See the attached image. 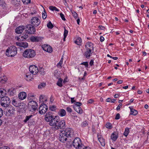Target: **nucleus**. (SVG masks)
<instances>
[{
    "label": "nucleus",
    "mask_w": 149,
    "mask_h": 149,
    "mask_svg": "<svg viewBox=\"0 0 149 149\" xmlns=\"http://www.w3.org/2000/svg\"><path fill=\"white\" fill-rule=\"evenodd\" d=\"M104 37L102 36H101L100 37V41L101 42H103V41H104Z\"/></svg>",
    "instance_id": "nucleus-58"
},
{
    "label": "nucleus",
    "mask_w": 149,
    "mask_h": 149,
    "mask_svg": "<svg viewBox=\"0 0 149 149\" xmlns=\"http://www.w3.org/2000/svg\"><path fill=\"white\" fill-rule=\"evenodd\" d=\"M111 139L112 140L115 141L118 137V135L114 133H113L111 135Z\"/></svg>",
    "instance_id": "nucleus-31"
},
{
    "label": "nucleus",
    "mask_w": 149,
    "mask_h": 149,
    "mask_svg": "<svg viewBox=\"0 0 149 149\" xmlns=\"http://www.w3.org/2000/svg\"><path fill=\"white\" fill-rule=\"evenodd\" d=\"M0 149H10V148L7 146H3L0 147Z\"/></svg>",
    "instance_id": "nucleus-56"
},
{
    "label": "nucleus",
    "mask_w": 149,
    "mask_h": 149,
    "mask_svg": "<svg viewBox=\"0 0 149 149\" xmlns=\"http://www.w3.org/2000/svg\"><path fill=\"white\" fill-rule=\"evenodd\" d=\"M68 137L62 131L60 134L59 139L60 141L64 143L67 140Z\"/></svg>",
    "instance_id": "nucleus-13"
},
{
    "label": "nucleus",
    "mask_w": 149,
    "mask_h": 149,
    "mask_svg": "<svg viewBox=\"0 0 149 149\" xmlns=\"http://www.w3.org/2000/svg\"><path fill=\"white\" fill-rule=\"evenodd\" d=\"M71 102L72 103H74L75 102V101L74 100V97H71Z\"/></svg>",
    "instance_id": "nucleus-62"
},
{
    "label": "nucleus",
    "mask_w": 149,
    "mask_h": 149,
    "mask_svg": "<svg viewBox=\"0 0 149 149\" xmlns=\"http://www.w3.org/2000/svg\"><path fill=\"white\" fill-rule=\"evenodd\" d=\"M59 75L60 74L57 70H56L54 71V77L56 78V79L59 78H58L59 77Z\"/></svg>",
    "instance_id": "nucleus-37"
},
{
    "label": "nucleus",
    "mask_w": 149,
    "mask_h": 149,
    "mask_svg": "<svg viewBox=\"0 0 149 149\" xmlns=\"http://www.w3.org/2000/svg\"><path fill=\"white\" fill-rule=\"evenodd\" d=\"M94 102V100L92 99H90L88 100V103L91 104Z\"/></svg>",
    "instance_id": "nucleus-59"
},
{
    "label": "nucleus",
    "mask_w": 149,
    "mask_h": 149,
    "mask_svg": "<svg viewBox=\"0 0 149 149\" xmlns=\"http://www.w3.org/2000/svg\"><path fill=\"white\" fill-rule=\"evenodd\" d=\"M71 13L73 15L74 17L75 18H77V13L74 11L71 12Z\"/></svg>",
    "instance_id": "nucleus-46"
},
{
    "label": "nucleus",
    "mask_w": 149,
    "mask_h": 149,
    "mask_svg": "<svg viewBox=\"0 0 149 149\" xmlns=\"http://www.w3.org/2000/svg\"><path fill=\"white\" fill-rule=\"evenodd\" d=\"M87 125H88L86 121H84L81 124L82 126V127H86Z\"/></svg>",
    "instance_id": "nucleus-47"
},
{
    "label": "nucleus",
    "mask_w": 149,
    "mask_h": 149,
    "mask_svg": "<svg viewBox=\"0 0 149 149\" xmlns=\"http://www.w3.org/2000/svg\"><path fill=\"white\" fill-rule=\"evenodd\" d=\"M93 60H91L90 62V65L91 66H92L93 65Z\"/></svg>",
    "instance_id": "nucleus-61"
},
{
    "label": "nucleus",
    "mask_w": 149,
    "mask_h": 149,
    "mask_svg": "<svg viewBox=\"0 0 149 149\" xmlns=\"http://www.w3.org/2000/svg\"><path fill=\"white\" fill-rule=\"evenodd\" d=\"M16 44L17 46L24 48L27 47L28 46L27 43L21 42V41L16 42Z\"/></svg>",
    "instance_id": "nucleus-16"
},
{
    "label": "nucleus",
    "mask_w": 149,
    "mask_h": 149,
    "mask_svg": "<svg viewBox=\"0 0 149 149\" xmlns=\"http://www.w3.org/2000/svg\"><path fill=\"white\" fill-rule=\"evenodd\" d=\"M31 75L30 73H27L26 74L25 79L27 81H31L33 78L31 76Z\"/></svg>",
    "instance_id": "nucleus-27"
},
{
    "label": "nucleus",
    "mask_w": 149,
    "mask_h": 149,
    "mask_svg": "<svg viewBox=\"0 0 149 149\" xmlns=\"http://www.w3.org/2000/svg\"><path fill=\"white\" fill-rule=\"evenodd\" d=\"M56 109V106L54 105H50L49 107V109L52 111H55Z\"/></svg>",
    "instance_id": "nucleus-38"
},
{
    "label": "nucleus",
    "mask_w": 149,
    "mask_h": 149,
    "mask_svg": "<svg viewBox=\"0 0 149 149\" xmlns=\"http://www.w3.org/2000/svg\"><path fill=\"white\" fill-rule=\"evenodd\" d=\"M74 103L75 105H77L79 106H80L81 105V103L79 102H77L75 101Z\"/></svg>",
    "instance_id": "nucleus-57"
},
{
    "label": "nucleus",
    "mask_w": 149,
    "mask_h": 149,
    "mask_svg": "<svg viewBox=\"0 0 149 149\" xmlns=\"http://www.w3.org/2000/svg\"><path fill=\"white\" fill-rule=\"evenodd\" d=\"M15 92L16 91L14 88L10 89L8 90V94L11 96L14 95Z\"/></svg>",
    "instance_id": "nucleus-26"
},
{
    "label": "nucleus",
    "mask_w": 149,
    "mask_h": 149,
    "mask_svg": "<svg viewBox=\"0 0 149 149\" xmlns=\"http://www.w3.org/2000/svg\"><path fill=\"white\" fill-rule=\"evenodd\" d=\"M0 94L1 96H3L5 95V93L3 92V91L1 89H0Z\"/></svg>",
    "instance_id": "nucleus-55"
},
{
    "label": "nucleus",
    "mask_w": 149,
    "mask_h": 149,
    "mask_svg": "<svg viewBox=\"0 0 149 149\" xmlns=\"http://www.w3.org/2000/svg\"><path fill=\"white\" fill-rule=\"evenodd\" d=\"M82 42L81 39L80 37H77L75 41V43L77 45H80L81 44Z\"/></svg>",
    "instance_id": "nucleus-30"
},
{
    "label": "nucleus",
    "mask_w": 149,
    "mask_h": 149,
    "mask_svg": "<svg viewBox=\"0 0 149 149\" xmlns=\"http://www.w3.org/2000/svg\"><path fill=\"white\" fill-rule=\"evenodd\" d=\"M106 127L107 128L111 129L112 128V125L109 123H107L106 125Z\"/></svg>",
    "instance_id": "nucleus-41"
},
{
    "label": "nucleus",
    "mask_w": 149,
    "mask_h": 149,
    "mask_svg": "<svg viewBox=\"0 0 149 149\" xmlns=\"http://www.w3.org/2000/svg\"><path fill=\"white\" fill-rule=\"evenodd\" d=\"M26 27V31L29 34H33L36 31V29L35 28L30 24L27 25Z\"/></svg>",
    "instance_id": "nucleus-10"
},
{
    "label": "nucleus",
    "mask_w": 149,
    "mask_h": 149,
    "mask_svg": "<svg viewBox=\"0 0 149 149\" xmlns=\"http://www.w3.org/2000/svg\"><path fill=\"white\" fill-rule=\"evenodd\" d=\"M24 29V26H19L16 28L15 31L17 33H21L22 32Z\"/></svg>",
    "instance_id": "nucleus-21"
},
{
    "label": "nucleus",
    "mask_w": 149,
    "mask_h": 149,
    "mask_svg": "<svg viewBox=\"0 0 149 149\" xmlns=\"http://www.w3.org/2000/svg\"><path fill=\"white\" fill-rule=\"evenodd\" d=\"M68 33V31L66 30L65 28L64 29V31L63 34L64 36H67Z\"/></svg>",
    "instance_id": "nucleus-50"
},
{
    "label": "nucleus",
    "mask_w": 149,
    "mask_h": 149,
    "mask_svg": "<svg viewBox=\"0 0 149 149\" xmlns=\"http://www.w3.org/2000/svg\"><path fill=\"white\" fill-rule=\"evenodd\" d=\"M58 115L61 117H63L65 116L66 112L65 110L61 109L59 110L58 112Z\"/></svg>",
    "instance_id": "nucleus-25"
},
{
    "label": "nucleus",
    "mask_w": 149,
    "mask_h": 149,
    "mask_svg": "<svg viewBox=\"0 0 149 149\" xmlns=\"http://www.w3.org/2000/svg\"><path fill=\"white\" fill-rule=\"evenodd\" d=\"M11 103L13 105L16 107H18L19 106V103L15 99H13Z\"/></svg>",
    "instance_id": "nucleus-32"
},
{
    "label": "nucleus",
    "mask_w": 149,
    "mask_h": 149,
    "mask_svg": "<svg viewBox=\"0 0 149 149\" xmlns=\"http://www.w3.org/2000/svg\"><path fill=\"white\" fill-rule=\"evenodd\" d=\"M74 108L75 111L78 113L81 114L82 113L83 110L80 106L75 105L74 107Z\"/></svg>",
    "instance_id": "nucleus-22"
},
{
    "label": "nucleus",
    "mask_w": 149,
    "mask_h": 149,
    "mask_svg": "<svg viewBox=\"0 0 149 149\" xmlns=\"http://www.w3.org/2000/svg\"><path fill=\"white\" fill-rule=\"evenodd\" d=\"M129 108L130 110L131 114L133 115L134 116H136L138 112L136 110L133 109L131 107H129Z\"/></svg>",
    "instance_id": "nucleus-28"
},
{
    "label": "nucleus",
    "mask_w": 149,
    "mask_h": 149,
    "mask_svg": "<svg viewBox=\"0 0 149 149\" xmlns=\"http://www.w3.org/2000/svg\"><path fill=\"white\" fill-rule=\"evenodd\" d=\"M59 117L58 116H56L55 117H54L52 120L49 122V125L51 126H53V129L54 130H56L55 127L57 126L58 122L59 121Z\"/></svg>",
    "instance_id": "nucleus-5"
},
{
    "label": "nucleus",
    "mask_w": 149,
    "mask_h": 149,
    "mask_svg": "<svg viewBox=\"0 0 149 149\" xmlns=\"http://www.w3.org/2000/svg\"><path fill=\"white\" fill-rule=\"evenodd\" d=\"M43 38L40 36H31L30 38L31 41L32 42H41Z\"/></svg>",
    "instance_id": "nucleus-14"
},
{
    "label": "nucleus",
    "mask_w": 149,
    "mask_h": 149,
    "mask_svg": "<svg viewBox=\"0 0 149 149\" xmlns=\"http://www.w3.org/2000/svg\"><path fill=\"white\" fill-rule=\"evenodd\" d=\"M63 132L68 137H71L73 136L74 134L73 130L70 128H67L64 131H63Z\"/></svg>",
    "instance_id": "nucleus-7"
},
{
    "label": "nucleus",
    "mask_w": 149,
    "mask_h": 149,
    "mask_svg": "<svg viewBox=\"0 0 149 149\" xmlns=\"http://www.w3.org/2000/svg\"><path fill=\"white\" fill-rule=\"evenodd\" d=\"M47 26L50 29H52L53 27V25L50 21L47 24Z\"/></svg>",
    "instance_id": "nucleus-40"
},
{
    "label": "nucleus",
    "mask_w": 149,
    "mask_h": 149,
    "mask_svg": "<svg viewBox=\"0 0 149 149\" xmlns=\"http://www.w3.org/2000/svg\"><path fill=\"white\" fill-rule=\"evenodd\" d=\"M66 111L69 113H71L72 111V109L70 107H68L66 108Z\"/></svg>",
    "instance_id": "nucleus-52"
},
{
    "label": "nucleus",
    "mask_w": 149,
    "mask_h": 149,
    "mask_svg": "<svg viewBox=\"0 0 149 149\" xmlns=\"http://www.w3.org/2000/svg\"><path fill=\"white\" fill-rule=\"evenodd\" d=\"M120 118V115L119 113H117L115 118V119L116 120H118Z\"/></svg>",
    "instance_id": "nucleus-53"
},
{
    "label": "nucleus",
    "mask_w": 149,
    "mask_h": 149,
    "mask_svg": "<svg viewBox=\"0 0 149 149\" xmlns=\"http://www.w3.org/2000/svg\"><path fill=\"white\" fill-rule=\"evenodd\" d=\"M42 48L44 51L48 52L51 53L52 52L53 50L52 47L46 44L43 45Z\"/></svg>",
    "instance_id": "nucleus-15"
},
{
    "label": "nucleus",
    "mask_w": 149,
    "mask_h": 149,
    "mask_svg": "<svg viewBox=\"0 0 149 149\" xmlns=\"http://www.w3.org/2000/svg\"><path fill=\"white\" fill-rule=\"evenodd\" d=\"M40 23V20L37 17H33L31 20V24L35 26H38Z\"/></svg>",
    "instance_id": "nucleus-11"
},
{
    "label": "nucleus",
    "mask_w": 149,
    "mask_h": 149,
    "mask_svg": "<svg viewBox=\"0 0 149 149\" xmlns=\"http://www.w3.org/2000/svg\"><path fill=\"white\" fill-rule=\"evenodd\" d=\"M28 36L27 34H23L22 36L17 37V40L19 41H21L26 40L28 37Z\"/></svg>",
    "instance_id": "nucleus-23"
},
{
    "label": "nucleus",
    "mask_w": 149,
    "mask_h": 149,
    "mask_svg": "<svg viewBox=\"0 0 149 149\" xmlns=\"http://www.w3.org/2000/svg\"><path fill=\"white\" fill-rule=\"evenodd\" d=\"M63 79L61 78L60 77L58 78V81L57 83V85L60 87H62V82Z\"/></svg>",
    "instance_id": "nucleus-33"
},
{
    "label": "nucleus",
    "mask_w": 149,
    "mask_h": 149,
    "mask_svg": "<svg viewBox=\"0 0 149 149\" xmlns=\"http://www.w3.org/2000/svg\"><path fill=\"white\" fill-rule=\"evenodd\" d=\"M111 99L110 98H108L106 100V101L107 102H110Z\"/></svg>",
    "instance_id": "nucleus-63"
},
{
    "label": "nucleus",
    "mask_w": 149,
    "mask_h": 149,
    "mask_svg": "<svg viewBox=\"0 0 149 149\" xmlns=\"http://www.w3.org/2000/svg\"><path fill=\"white\" fill-rule=\"evenodd\" d=\"M63 64V62L61 61H60L57 65V66L58 68H61L62 67V65Z\"/></svg>",
    "instance_id": "nucleus-42"
},
{
    "label": "nucleus",
    "mask_w": 149,
    "mask_h": 149,
    "mask_svg": "<svg viewBox=\"0 0 149 149\" xmlns=\"http://www.w3.org/2000/svg\"><path fill=\"white\" fill-rule=\"evenodd\" d=\"M26 97V93L24 92H20L18 95L19 98L21 100H23Z\"/></svg>",
    "instance_id": "nucleus-24"
},
{
    "label": "nucleus",
    "mask_w": 149,
    "mask_h": 149,
    "mask_svg": "<svg viewBox=\"0 0 149 149\" xmlns=\"http://www.w3.org/2000/svg\"><path fill=\"white\" fill-rule=\"evenodd\" d=\"M42 18L44 19H45L47 17V15L45 10L43 11L42 14Z\"/></svg>",
    "instance_id": "nucleus-44"
},
{
    "label": "nucleus",
    "mask_w": 149,
    "mask_h": 149,
    "mask_svg": "<svg viewBox=\"0 0 149 149\" xmlns=\"http://www.w3.org/2000/svg\"><path fill=\"white\" fill-rule=\"evenodd\" d=\"M10 102V100L8 97L6 96L2 97L1 99V104L3 107H8Z\"/></svg>",
    "instance_id": "nucleus-4"
},
{
    "label": "nucleus",
    "mask_w": 149,
    "mask_h": 149,
    "mask_svg": "<svg viewBox=\"0 0 149 149\" xmlns=\"http://www.w3.org/2000/svg\"><path fill=\"white\" fill-rule=\"evenodd\" d=\"M33 116L32 115H30L29 116H26L25 117V118L24 120V122L25 123H26L28 121H29V119L33 117Z\"/></svg>",
    "instance_id": "nucleus-34"
},
{
    "label": "nucleus",
    "mask_w": 149,
    "mask_h": 149,
    "mask_svg": "<svg viewBox=\"0 0 149 149\" xmlns=\"http://www.w3.org/2000/svg\"><path fill=\"white\" fill-rule=\"evenodd\" d=\"M60 15L62 19L64 21H65V19L64 17V15L62 13H60Z\"/></svg>",
    "instance_id": "nucleus-48"
},
{
    "label": "nucleus",
    "mask_w": 149,
    "mask_h": 149,
    "mask_svg": "<svg viewBox=\"0 0 149 149\" xmlns=\"http://www.w3.org/2000/svg\"><path fill=\"white\" fill-rule=\"evenodd\" d=\"M93 52L94 50L86 49V51L85 53V56L86 58H89Z\"/></svg>",
    "instance_id": "nucleus-19"
},
{
    "label": "nucleus",
    "mask_w": 149,
    "mask_h": 149,
    "mask_svg": "<svg viewBox=\"0 0 149 149\" xmlns=\"http://www.w3.org/2000/svg\"><path fill=\"white\" fill-rule=\"evenodd\" d=\"M7 80V78L6 76H3L0 77V82L2 83H5Z\"/></svg>",
    "instance_id": "nucleus-29"
},
{
    "label": "nucleus",
    "mask_w": 149,
    "mask_h": 149,
    "mask_svg": "<svg viewBox=\"0 0 149 149\" xmlns=\"http://www.w3.org/2000/svg\"><path fill=\"white\" fill-rule=\"evenodd\" d=\"M49 9L52 11H59V9L55 6H50L49 7Z\"/></svg>",
    "instance_id": "nucleus-39"
},
{
    "label": "nucleus",
    "mask_w": 149,
    "mask_h": 149,
    "mask_svg": "<svg viewBox=\"0 0 149 149\" xmlns=\"http://www.w3.org/2000/svg\"><path fill=\"white\" fill-rule=\"evenodd\" d=\"M28 106L31 109V110L33 111H36L37 109L38 105L36 102L34 101H31L29 102Z\"/></svg>",
    "instance_id": "nucleus-6"
},
{
    "label": "nucleus",
    "mask_w": 149,
    "mask_h": 149,
    "mask_svg": "<svg viewBox=\"0 0 149 149\" xmlns=\"http://www.w3.org/2000/svg\"><path fill=\"white\" fill-rule=\"evenodd\" d=\"M65 127V121L62 120L60 121L58 123L57 126L55 127L56 130L60 129H64Z\"/></svg>",
    "instance_id": "nucleus-12"
},
{
    "label": "nucleus",
    "mask_w": 149,
    "mask_h": 149,
    "mask_svg": "<svg viewBox=\"0 0 149 149\" xmlns=\"http://www.w3.org/2000/svg\"><path fill=\"white\" fill-rule=\"evenodd\" d=\"M47 109V106L45 104H42L39 107V112L41 114H44L46 113Z\"/></svg>",
    "instance_id": "nucleus-9"
},
{
    "label": "nucleus",
    "mask_w": 149,
    "mask_h": 149,
    "mask_svg": "<svg viewBox=\"0 0 149 149\" xmlns=\"http://www.w3.org/2000/svg\"><path fill=\"white\" fill-rule=\"evenodd\" d=\"M85 48L86 49L94 50L93 45L91 42H88L86 44Z\"/></svg>",
    "instance_id": "nucleus-20"
},
{
    "label": "nucleus",
    "mask_w": 149,
    "mask_h": 149,
    "mask_svg": "<svg viewBox=\"0 0 149 149\" xmlns=\"http://www.w3.org/2000/svg\"><path fill=\"white\" fill-rule=\"evenodd\" d=\"M17 49L15 46H10L6 50V54L8 56L13 57L17 54Z\"/></svg>",
    "instance_id": "nucleus-2"
},
{
    "label": "nucleus",
    "mask_w": 149,
    "mask_h": 149,
    "mask_svg": "<svg viewBox=\"0 0 149 149\" xmlns=\"http://www.w3.org/2000/svg\"><path fill=\"white\" fill-rule=\"evenodd\" d=\"M54 117L51 113H47L45 116V120L47 122H50Z\"/></svg>",
    "instance_id": "nucleus-17"
},
{
    "label": "nucleus",
    "mask_w": 149,
    "mask_h": 149,
    "mask_svg": "<svg viewBox=\"0 0 149 149\" xmlns=\"http://www.w3.org/2000/svg\"><path fill=\"white\" fill-rule=\"evenodd\" d=\"M23 3L25 4H27L31 2V0H22Z\"/></svg>",
    "instance_id": "nucleus-43"
},
{
    "label": "nucleus",
    "mask_w": 149,
    "mask_h": 149,
    "mask_svg": "<svg viewBox=\"0 0 149 149\" xmlns=\"http://www.w3.org/2000/svg\"><path fill=\"white\" fill-rule=\"evenodd\" d=\"M3 114V110L2 109L0 108V118L1 117Z\"/></svg>",
    "instance_id": "nucleus-54"
},
{
    "label": "nucleus",
    "mask_w": 149,
    "mask_h": 149,
    "mask_svg": "<svg viewBox=\"0 0 149 149\" xmlns=\"http://www.w3.org/2000/svg\"><path fill=\"white\" fill-rule=\"evenodd\" d=\"M99 28L101 30H104L105 29V27L102 26H99Z\"/></svg>",
    "instance_id": "nucleus-60"
},
{
    "label": "nucleus",
    "mask_w": 149,
    "mask_h": 149,
    "mask_svg": "<svg viewBox=\"0 0 149 149\" xmlns=\"http://www.w3.org/2000/svg\"><path fill=\"white\" fill-rule=\"evenodd\" d=\"M130 132L129 129L128 128H126L123 134V135L126 137H127Z\"/></svg>",
    "instance_id": "nucleus-36"
},
{
    "label": "nucleus",
    "mask_w": 149,
    "mask_h": 149,
    "mask_svg": "<svg viewBox=\"0 0 149 149\" xmlns=\"http://www.w3.org/2000/svg\"><path fill=\"white\" fill-rule=\"evenodd\" d=\"M45 85V83H41L40 85L38 86V88H41V86L44 87Z\"/></svg>",
    "instance_id": "nucleus-49"
},
{
    "label": "nucleus",
    "mask_w": 149,
    "mask_h": 149,
    "mask_svg": "<svg viewBox=\"0 0 149 149\" xmlns=\"http://www.w3.org/2000/svg\"><path fill=\"white\" fill-rule=\"evenodd\" d=\"M36 55V52L32 49H27L23 53V56L25 58H28L33 57Z\"/></svg>",
    "instance_id": "nucleus-3"
},
{
    "label": "nucleus",
    "mask_w": 149,
    "mask_h": 149,
    "mask_svg": "<svg viewBox=\"0 0 149 149\" xmlns=\"http://www.w3.org/2000/svg\"><path fill=\"white\" fill-rule=\"evenodd\" d=\"M123 82V80H120L118 81H117V83L118 84H122Z\"/></svg>",
    "instance_id": "nucleus-64"
},
{
    "label": "nucleus",
    "mask_w": 149,
    "mask_h": 149,
    "mask_svg": "<svg viewBox=\"0 0 149 149\" xmlns=\"http://www.w3.org/2000/svg\"><path fill=\"white\" fill-rule=\"evenodd\" d=\"M38 72L42 75H44L45 74V72L44 71V68L42 67H40L39 68Z\"/></svg>",
    "instance_id": "nucleus-35"
},
{
    "label": "nucleus",
    "mask_w": 149,
    "mask_h": 149,
    "mask_svg": "<svg viewBox=\"0 0 149 149\" xmlns=\"http://www.w3.org/2000/svg\"><path fill=\"white\" fill-rule=\"evenodd\" d=\"M97 136L98 141L100 143L101 145L102 146H104L105 145V139L100 135L97 134Z\"/></svg>",
    "instance_id": "nucleus-18"
},
{
    "label": "nucleus",
    "mask_w": 149,
    "mask_h": 149,
    "mask_svg": "<svg viewBox=\"0 0 149 149\" xmlns=\"http://www.w3.org/2000/svg\"><path fill=\"white\" fill-rule=\"evenodd\" d=\"M80 65H85L86 68L88 67V63L87 62H84L81 63Z\"/></svg>",
    "instance_id": "nucleus-45"
},
{
    "label": "nucleus",
    "mask_w": 149,
    "mask_h": 149,
    "mask_svg": "<svg viewBox=\"0 0 149 149\" xmlns=\"http://www.w3.org/2000/svg\"><path fill=\"white\" fill-rule=\"evenodd\" d=\"M122 107V104H120L118 107H117L116 108V109L117 110H120V108Z\"/></svg>",
    "instance_id": "nucleus-51"
},
{
    "label": "nucleus",
    "mask_w": 149,
    "mask_h": 149,
    "mask_svg": "<svg viewBox=\"0 0 149 149\" xmlns=\"http://www.w3.org/2000/svg\"><path fill=\"white\" fill-rule=\"evenodd\" d=\"M29 70L30 72L33 74L36 75L38 72V67L34 65H31L29 67Z\"/></svg>",
    "instance_id": "nucleus-8"
},
{
    "label": "nucleus",
    "mask_w": 149,
    "mask_h": 149,
    "mask_svg": "<svg viewBox=\"0 0 149 149\" xmlns=\"http://www.w3.org/2000/svg\"><path fill=\"white\" fill-rule=\"evenodd\" d=\"M72 145L77 149H91L88 146H85L82 143L81 139L79 138H76L73 140Z\"/></svg>",
    "instance_id": "nucleus-1"
}]
</instances>
